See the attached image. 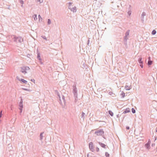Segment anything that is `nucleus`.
Listing matches in <instances>:
<instances>
[{"mask_svg": "<svg viewBox=\"0 0 157 157\" xmlns=\"http://www.w3.org/2000/svg\"><path fill=\"white\" fill-rule=\"evenodd\" d=\"M76 84L74 83L72 86V93L75 97V101L76 102L78 100L77 90L76 87Z\"/></svg>", "mask_w": 157, "mask_h": 157, "instance_id": "obj_1", "label": "nucleus"}, {"mask_svg": "<svg viewBox=\"0 0 157 157\" xmlns=\"http://www.w3.org/2000/svg\"><path fill=\"white\" fill-rule=\"evenodd\" d=\"M13 39L14 41L17 43H21L23 41V39L20 36H17L16 35H14Z\"/></svg>", "mask_w": 157, "mask_h": 157, "instance_id": "obj_2", "label": "nucleus"}, {"mask_svg": "<svg viewBox=\"0 0 157 157\" xmlns=\"http://www.w3.org/2000/svg\"><path fill=\"white\" fill-rule=\"evenodd\" d=\"M21 70L20 71L24 74H25L27 73V71H28L30 69V68L29 67L27 66L21 67Z\"/></svg>", "mask_w": 157, "mask_h": 157, "instance_id": "obj_3", "label": "nucleus"}, {"mask_svg": "<svg viewBox=\"0 0 157 157\" xmlns=\"http://www.w3.org/2000/svg\"><path fill=\"white\" fill-rule=\"evenodd\" d=\"M104 131L103 130V129H100L96 131L95 132V134H96L98 136H102L104 135Z\"/></svg>", "mask_w": 157, "mask_h": 157, "instance_id": "obj_4", "label": "nucleus"}, {"mask_svg": "<svg viewBox=\"0 0 157 157\" xmlns=\"http://www.w3.org/2000/svg\"><path fill=\"white\" fill-rule=\"evenodd\" d=\"M89 147L90 150L92 152H94V151L93 143L92 142H91L89 143Z\"/></svg>", "mask_w": 157, "mask_h": 157, "instance_id": "obj_5", "label": "nucleus"}, {"mask_svg": "<svg viewBox=\"0 0 157 157\" xmlns=\"http://www.w3.org/2000/svg\"><path fill=\"white\" fill-rule=\"evenodd\" d=\"M151 143V140L150 139H149L147 142L145 144L144 146L147 149H149L150 148Z\"/></svg>", "mask_w": 157, "mask_h": 157, "instance_id": "obj_6", "label": "nucleus"}, {"mask_svg": "<svg viewBox=\"0 0 157 157\" xmlns=\"http://www.w3.org/2000/svg\"><path fill=\"white\" fill-rule=\"evenodd\" d=\"M16 78L18 80L21 82L23 83L27 84V81L26 80H25L23 78H20L18 76H17Z\"/></svg>", "mask_w": 157, "mask_h": 157, "instance_id": "obj_7", "label": "nucleus"}, {"mask_svg": "<svg viewBox=\"0 0 157 157\" xmlns=\"http://www.w3.org/2000/svg\"><path fill=\"white\" fill-rule=\"evenodd\" d=\"M37 59H38L40 62V64H43V63L42 62H41L42 59L40 57V55L39 52H37Z\"/></svg>", "mask_w": 157, "mask_h": 157, "instance_id": "obj_8", "label": "nucleus"}, {"mask_svg": "<svg viewBox=\"0 0 157 157\" xmlns=\"http://www.w3.org/2000/svg\"><path fill=\"white\" fill-rule=\"evenodd\" d=\"M20 98H21V100H20V102L19 103V108H23V99L21 97H20Z\"/></svg>", "mask_w": 157, "mask_h": 157, "instance_id": "obj_9", "label": "nucleus"}, {"mask_svg": "<svg viewBox=\"0 0 157 157\" xmlns=\"http://www.w3.org/2000/svg\"><path fill=\"white\" fill-rule=\"evenodd\" d=\"M128 38L127 36H125L124 37V43L125 45H127V40Z\"/></svg>", "mask_w": 157, "mask_h": 157, "instance_id": "obj_10", "label": "nucleus"}, {"mask_svg": "<svg viewBox=\"0 0 157 157\" xmlns=\"http://www.w3.org/2000/svg\"><path fill=\"white\" fill-rule=\"evenodd\" d=\"M98 144L101 147L104 148H106V145L105 144L100 142H98Z\"/></svg>", "mask_w": 157, "mask_h": 157, "instance_id": "obj_11", "label": "nucleus"}, {"mask_svg": "<svg viewBox=\"0 0 157 157\" xmlns=\"http://www.w3.org/2000/svg\"><path fill=\"white\" fill-rule=\"evenodd\" d=\"M148 62H147V64H148V66H149L152 64V62L151 60V58L150 57H148Z\"/></svg>", "mask_w": 157, "mask_h": 157, "instance_id": "obj_12", "label": "nucleus"}, {"mask_svg": "<svg viewBox=\"0 0 157 157\" xmlns=\"http://www.w3.org/2000/svg\"><path fill=\"white\" fill-rule=\"evenodd\" d=\"M130 110L129 108H126L125 110L123 111L122 114H125L128 113L130 112Z\"/></svg>", "mask_w": 157, "mask_h": 157, "instance_id": "obj_13", "label": "nucleus"}, {"mask_svg": "<svg viewBox=\"0 0 157 157\" xmlns=\"http://www.w3.org/2000/svg\"><path fill=\"white\" fill-rule=\"evenodd\" d=\"M71 11H72L73 13L76 12V7L75 6L74 7L71 8V9H70Z\"/></svg>", "mask_w": 157, "mask_h": 157, "instance_id": "obj_14", "label": "nucleus"}, {"mask_svg": "<svg viewBox=\"0 0 157 157\" xmlns=\"http://www.w3.org/2000/svg\"><path fill=\"white\" fill-rule=\"evenodd\" d=\"M146 13L145 12H143L141 14V18H142L141 20L143 21H144V16H146Z\"/></svg>", "mask_w": 157, "mask_h": 157, "instance_id": "obj_15", "label": "nucleus"}, {"mask_svg": "<svg viewBox=\"0 0 157 157\" xmlns=\"http://www.w3.org/2000/svg\"><path fill=\"white\" fill-rule=\"evenodd\" d=\"M56 94L57 95L58 97H59V101H60V102H61V98H60V95L59 94V92H58V90H56Z\"/></svg>", "mask_w": 157, "mask_h": 157, "instance_id": "obj_16", "label": "nucleus"}, {"mask_svg": "<svg viewBox=\"0 0 157 157\" xmlns=\"http://www.w3.org/2000/svg\"><path fill=\"white\" fill-rule=\"evenodd\" d=\"M44 133V132H41L40 133V140H42L43 139V134Z\"/></svg>", "mask_w": 157, "mask_h": 157, "instance_id": "obj_17", "label": "nucleus"}, {"mask_svg": "<svg viewBox=\"0 0 157 157\" xmlns=\"http://www.w3.org/2000/svg\"><path fill=\"white\" fill-rule=\"evenodd\" d=\"M138 61L140 64L143 63V61L142 60V58L141 57L139 58Z\"/></svg>", "mask_w": 157, "mask_h": 157, "instance_id": "obj_18", "label": "nucleus"}, {"mask_svg": "<svg viewBox=\"0 0 157 157\" xmlns=\"http://www.w3.org/2000/svg\"><path fill=\"white\" fill-rule=\"evenodd\" d=\"M109 114L112 117H113V113L112 111L110 110H109L108 111Z\"/></svg>", "mask_w": 157, "mask_h": 157, "instance_id": "obj_19", "label": "nucleus"}, {"mask_svg": "<svg viewBox=\"0 0 157 157\" xmlns=\"http://www.w3.org/2000/svg\"><path fill=\"white\" fill-rule=\"evenodd\" d=\"M130 30H128L125 33V36H128L129 34Z\"/></svg>", "mask_w": 157, "mask_h": 157, "instance_id": "obj_20", "label": "nucleus"}, {"mask_svg": "<svg viewBox=\"0 0 157 157\" xmlns=\"http://www.w3.org/2000/svg\"><path fill=\"white\" fill-rule=\"evenodd\" d=\"M125 89L126 90H130V89H131V88L129 86L126 85L125 86Z\"/></svg>", "mask_w": 157, "mask_h": 157, "instance_id": "obj_21", "label": "nucleus"}, {"mask_svg": "<svg viewBox=\"0 0 157 157\" xmlns=\"http://www.w3.org/2000/svg\"><path fill=\"white\" fill-rule=\"evenodd\" d=\"M20 0V2L21 4V7H23V4L24 3V2L23 0Z\"/></svg>", "mask_w": 157, "mask_h": 157, "instance_id": "obj_22", "label": "nucleus"}, {"mask_svg": "<svg viewBox=\"0 0 157 157\" xmlns=\"http://www.w3.org/2000/svg\"><path fill=\"white\" fill-rule=\"evenodd\" d=\"M72 4V2H69L68 3V9H71V6Z\"/></svg>", "mask_w": 157, "mask_h": 157, "instance_id": "obj_23", "label": "nucleus"}, {"mask_svg": "<svg viewBox=\"0 0 157 157\" xmlns=\"http://www.w3.org/2000/svg\"><path fill=\"white\" fill-rule=\"evenodd\" d=\"M122 98H124L125 96V94L124 92L122 91L121 94Z\"/></svg>", "mask_w": 157, "mask_h": 157, "instance_id": "obj_24", "label": "nucleus"}, {"mask_svg": "<svg viewBox=\"0 0 157 157\" xmlns=\"http://www.w3.org/2000/svg\"><path fill=\"white\" fill-rule=\"evenodd\" d=\"M33 18L34 20H36L37 19V15L36 14L34 15L33 16Z\"/></svg>", "mask_w": 157, "mask_h": 157, "instance_id": "obj_25", "label": "nucleus"}, {"mask_svg": "<svg viewBox=\"0 0 157 157\" xmlns=\"http://www.w3.org/2000/svg\"><path fill=\"white\" fill-rule=\"evenodd\" d=\"M156 31L155 30V29H154L152 30V32H151V34L152 35H155L156 34Z\"/></svg>", "mask_w": 157, "mask_h": 157, "instance_id": "obj_26", "label": "nucleus"}, {"mask_svg": "<svg viewBox=\"0 0 157 157\" xmlns=\"http://www.w3.org/2000/svg\"><path fill=\"white\" fill-rule=\"evenodd\" d=\"M85 114V113L83 112H82L81 114V117L82 118H83V119H84V115Z\"/></svg>", "mask_w": 157, "mask_h": 157, "instance_id": "obj_27", "label": "nucleus"}, {"mask_svg": "<svg viewBox=\"0 0 157 157\" xmlns=\"http://www.w3.org/2000/svg\"><path fill=\"white\" fill-rule=\"evenodd\" d=\"M105 155L106 157H109L110 155L108 152H106L105 153Z\"/></svg>", "mask_w": 157, "mask_h": 157, "instance_id": "obj_28", "label": "nucleus"}, {"mask_svg": "<svg viewBox=\"0 0 157 157\" xmlns=\"http://www.w3.org/2000/svg\"><path fill=\"white\" fill-rule=\"evenodd\" d=\"M51 24V21L50 19H48L47 21V24L48 25H49Z\"/></svg>", "mask_w": 157, "mask_h": 157, "instance_id": "obj_29", "label": "nucleus"}, {"mask_svg": "<svg viewBox=\"0 0 157 157\" xmlns=\"http://www.w3.org/2000/svg\"><path fill=\"white\" fill-rule=\"evenodd\" d=\"M2 110H1L0 112V119H1V117H2ZM1 121V119H0V121Z\"/></svg>", "mask_w": 157, "mask_h": 157, "instance_id": "obj_30", "label": "nucleus"}, {"mask_svg": "<svg viewBox=\"0 0 157 157\" xmlns=\"http://www.w3.org/2000/svg\"><path fill=\"white\" fill-rule=\"evenodd\" d=\"M127 13H128V15L129 16H130L131 15V14L132 11H130V10H128V11Z\"/></svg>", "mask_w": 157, "mask_h": 157, "instance_id": "obj_31", "label": "nucleus"}, {"mask_svg": "<svg viewBox=\"0 0 157 157\" xmlns=\"http://www.w3.org/2000/svg\"><path fill=\"white\" fill-rule=\"evenodd\" d=\"M132 112L133 113H136V110L133 108L132 109Z\"/></svg>", "mask_w": 157, "mask_h": 157, "instance_id": "obj_32", "label": "nucleus"}, {"mask_svg": "<svg viewBox=\"0 0 157 157\" xmlns=\"http://www.w3.org/2000/svg\"><path fill=\"white\" fill-rule=\"evenodd\" d=\"M132 10V8L131 6V5H129V7L128 8V10H130L131 11V10Z\"/></svg>", "mask_w": 157, "mask_h": 157, "instance_id": "obj_33", "label": "nucleus"}, {"mask_svg": "<svg viewBox=\"0 0 157 157\" xmlns=\"http://www.w3.org/2000/svg\"><path fill=\"white\" fill-rule=\"evenodd\" d=\"M62 99L63 100L64 104H65L66 101H65V97L63 95H62Z\"/></svg>", "mask_w": 157, "mask_h": 157, "instance_id": "obj_34", "label": "nucleus"}, {"mask_svg": "<svg viewBox=\"0 0 157 157\" xmlns=\"http://www.w3.org/2000/svg\"><path fill=\"white\" fill-rule=\"evenodd\" d=\"M41 37L43 38V39L45 40H47V38L45 36H41Z\"/></svg>", "mask_w": 157, "mask_h": 157, "instance_id": "obj_35", "label": "nucleus"}, {"mask_svg": "<svg viewBox=\"0 0 157 157\" xmlns=\"http://www.w3.org/2000/svg\"><path fill=\"white\" fill-rule=\"evenodd\" d=\"M90 38H89L88 40V41H87V45L88 46H90Z\"/></svg>", "mask_w": 157, "mask_h": 157, "instance_id": "obj_36", "label": "nucleus"}, {"mask_svg": "<svg viewBox=\"0 0 157 157\" xmlns=\"http://www.w3.org/2000/svg\"><path fill=\"white\" fill-rule=\"evenodd\" d=\"M23 108H19V109L20 110V114L21 113L22 111Z\"/></svg>", "mask_w": 157, "mask_h": 157, "instance_id": "obj_37", "label": "nucleus"}, {"mask_svg": "<svg viewBox=\"0 0 157 157\" xmlns=\"http://www.w3.org/2000/svg\"><path fill=\"white\" fill-rule=\"evenodd\" d=\"M38 18H39V21H40V20H42V18H41L40 15H38Z\"/></svg>", "mask_w": 157, "mask_h": 157, "instance_id": "obj_38", "label": "nucleus"}, {"mask_svg": "<svg viewBox=\"0 0 157 157\" xmlns=\"http://www.w3.org/2000/svg\"><path fill=\"white\" fill-rule=\"evenodd\" d=\"M22 89L23 90H25V91H29V90L28 89H27V88H22Z\"/></svg>", "mask_w": 157, "mask_h": 157, "instance_id": "obj_39", "label": "nucleus"}, {"mask_svg": "<svg viewBox=\"0 0 157 157\" xmlns=\"http://www.w3.org/2000/svg\"><path fill=\"white\" fill-rule=\"evenodd\" d=\"M43 0H37V1L38 2H39L40 3H41L43 2Z\"/></svg>", "mask_w": 157, "mask_h": 157, "instance_id": "obj_40", "label": "nucleus"}, {"mask_svg": "<svg viewBox=\"0 0 157 157\" xmlns=\"http://www.w3.org/2000/svg\"><path fill=\"white\" fill-rule=\"evenodd\" d=\"M96 151L97 152H98L99 151V148L98 147H97L96 148Z\"/></svg>", "mask_w": 157, "mask_h": 157, "instance_id": "obj_41", "label": "nucleus"}, {"mask_svg": "<svg viewBox=\"0 0 157 157\" xmlns=\"http://www.w3.org/2000/svg\"><path fill=\"white\" fill-rule=\"evenodd\" d=\"M31 81L33 82L34 83H35V80L34 79H31Z\"/></svg>", "mask_w": 157, "mask_h": 157, "instance_id": "obj_42", "label": "nucleus"}, {"mask_svg": "<svg viewBox=\"0 0 157 157\" xmlns=\"http://www.w3.org/2000/svg\"><path fill=\"white\" fill-rule=\"evenodd\" d=\"M140 66L141 67V68H143V64H140Z\"/></svg>", "mask_w": 157, "mask_h": 157, "instance_id": "obj_43", "label": "nucleus"}, {"mask_svg": "<svg viewBox=\"0 0 157 157\" xmlns=\"http://www.w3.org/2000/svg\"><path fill=\"white\" fill-rule=\"evenodd\" d=\"M109 95H111L113 94V93L111 91H110L109 92Z\"/></svg>", "mask_w": 157, "mask_h": 157, "instance_id": "obj_44", "label": "nucleus"}, {"mask_svg": "<svg viewBox=\"0 0 157 157\" xmlns=\"http://www.w3.org/2000/svg\"><path fill=\"white\" fill-rule=\"evenodd\" d=\"M130 129V127L128 126H126V129L127 130H129Z\"/></svg>", "mask_w": 157, "mask_h": 157, "instance_id": "obj_45", "label": "nucleus"}, {"mask_svg": "<svg viewBox=\"0 0 157 157\" xmlns=\"http://www.w3.org/2000/svg\"><path fill=\"white\" fill-rule=\"evenodd\" d=\"M31 56V55L29 54H27V56L28 57H29Z\"/></svg>", "mask_w": 157, "mask_h": 157, "instance_id": "obj_46", "label": "nucleus"}, {"mask_svg": "<svg viewBox=\"0 0 157 157\" xmlns=\"http://www.w3.org/2000/svg\"><path fill=\"white\" fill-rule=\"evenodd\" d=\"M155 143H152L151 144V146L152 147H154V146H155Z\"/></svg>", "mask_w": 157, "mask_h": 157, "instance_id": "obj_47", "label": "nucleus"}, {"mask_svg": "<svg viewBox=\"0 0 157 157\" xmlns=\"http://www.w3.org/2000/svg\"><path fill=\"white\" fill-rule=\"evenodd\" d=\"M116 117L117 118H118L119 117V114H117L116 115Z\"/></svg>", "mask_w": 157, "mask_h": 157, "instance_id": "obj_48", "label": "nucleus"}, {"mask_svg": "<svg viewBox=\"0 0 157 157\" xmlns=\"http://www.w3.org/2000/svg\"><path fill=\"white\" fill-rule=\"evenodd\" d=\"M29 86H30V85H29V83H28L27 84V86L26 87H29Z\"/></svg>", "mask_w": 157, "mask_h": 157, "instance_id": "obj_49", "label": "nucleus"}, {"mask_svg": "<svg viewBox=\"0 0 157 157\" xmlns=\"http://www.w3.org/2000/svg\"><path fill=\"white\" fill-rule=\"evenodd\" d=\"M89 153H88L87 154V157H89Z\"/></svg>", "mask_w": 157, "mask_h": 157, "instance_id": "obj_50", "label": "nucleus"}, {"mask_svg": "<svg viewBox=\"0 0 157 157\" xmlns=\"http://www.w3.org/2000/svg\"><path fill=\"white\" fill-rule=\"evenodd\" d=\"M155 141L156 140V137H155Z\"/></svg>", "mask_w": 157, "mask_h": 157, "instance_id": "obj_51", "label": "nucleus"}, {"mask_svg": "<svg viewBox=\"0 0 157 157\" xmlns=\"http://www.w3.org/2000/svg\"><path fill=\"white\" fill-rule=\"evenodd\" d=\"M139 136H141V134L140 133V134H139Z\"/></svg>", "mask_w": 157, "mask_h": 157, "instance_id": "obj_52", "label": "nucleus"}, {"mask_svg": "<svg viewBox=\"0 0 157 157\" xmlns=\"http://www.w3.org/2000/svg\"><path fill=\"white\" fill-rule=\"evenodd\" d=\"M156 132H157V128H156Z\"/></svg>", "mask_w": 157, "mask_h": 157, "instance_id": "obj_53", "label": "nucleus"}, {"mask_svg": "<svg viewBox=\"0 0 157 157\" xmlns=\"http://www.w3.org/2000/svg\"><path fill=\"white\" fill-rule=\"evenodd\" d=\"M29 83H30V84H31V82H29Z\"/></svg>", "mask_w": 157, "mask_h": 157, "instance_id": "obj_54", "label": "nucleus"}]
</instances>
